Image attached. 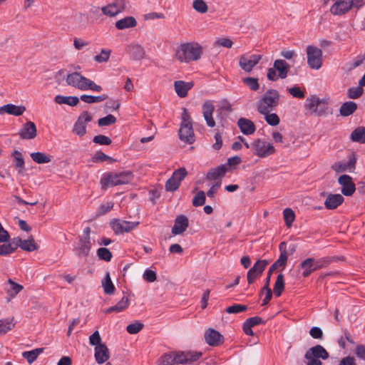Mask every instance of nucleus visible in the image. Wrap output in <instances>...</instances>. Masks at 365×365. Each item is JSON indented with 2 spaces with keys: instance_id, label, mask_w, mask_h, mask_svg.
<instances>
[{
  "instance_id": "obj_1",
  "label": "nucleus",
  "mask_w": 365,
  "mask_h": 365,
  "mask_svg": "<svg viewBox=\"0 0 365 365\" xmlns=\"http://www.w3.org/2000/svg\"><path fill=\"white\" fill-rule=\"evenodd\" d=\"M202 53V46L195 42L180 44L176 50V58L180 62L188 63L200 58Z\"/></svg>"
},
{
  "instance_id": "obj_2",
  "label": "nucleus",
  "mask_w": 365,
  "mask_h": 365,
  "mask_svg": "<svg viewBox=\"0 0 365 365\" xmlns=\"http://www.w3.org/2000/svg\"><path fill=\"white\" fill-rule=\"evenodd\" d=\"M133 174L130 170L123 172H109L103 175L101 178L102 189L120 185L130 183L133 180Z\"/></svg>"
},
{
  "instance_id": "obj_3",
  "label": "nucleus",
  "mask_w": 365,
  "mask_h": 365,
  "mask_svg": "<svg viewBox=\"0 0 365 365\" xmlns=\"http://www.w3.org/2000/svg\"><path fill=\"white\" fill-rule=\"evenodd\" d=\"M279 101V93L275 89L267 90L257 103V109L259 113H267L273 110Z\"/></svg>"
},
{
  "instance_id": "obj_4",
  "label": "nucleus",
  "mask_w": 365,
  "mask_h": 365,
  "mask_svg": "<svg viewBox=\"0 0 365 365\" xmlns=\"http://www.w3.org/2000/svg\"><path fill=\"white\" fill-rule=\"evenodd\" d=\"M181 119L182 121L178 132L179 138L180 140L185 143L192 144L195 140L192 121L186 108H183Z\"/></svg>"
},
{
  "instance_id": "obj_5",
  "label": "nucleus",
  "mask_w": 365,
  "mask_h": 365,
  "mask_svg": "<svg viewBox=\"0 0 365 365\" xmlns=\"http://www.w3.org/2000/svg\"><path fill=\"white\" fill-rule=\"evenodd\" d=\"M364 5V0H337L331 7L330 11L335 16H341L351 9H360Z\"/></svg>"
},
{
  "instance_id": "obj_6",
  "label": "nucleus",
  "mask_w": 365,
  "mask_h": 365,
  "mask_svg": "<svg viewBox=\"0 0 365 365\" xmlns=\"http://www.w3.org/2000/svg\"><path fill=\"white\" fill-rule=\"evenodd\" d=\"M306 110L309 111L310 115L324 116L329 113V107L322 99L317 96L308 98L305 103Z\"/></svg>"
},
{
  "instance_id": "obj_7",
  "label": "nucleus",
  "mask_w": 365,
  "mask_h": 365,
  "mask_svg": "<svg viewBox=\"0 0 365 365\" xmlns=\"http://www.w3.org/2000/svg\"><path fill=\"white\" fill-rule=\"evenodd\" d=\"M307 63L309 66L318 70L322 65V51L314 46L307 47Z\"/></svg>"
},
{
  "instance_id": "obj_8",
  "label": "nucleus",
  "mask_w": 365,
  "mask_h": 365,
  "mask_svg": "<svg viewBox=\"0 0 365 365\" xmlns=\"http://www.w3.org/2000/svg\"><path fill=\"white\" fill-rule=\"evenodd\" d=\"M252 148L254 154L259 158H266L275 153V148L271 143L261 139L255 140Z\"/></svg>"
},
{
  "instance_id": "obj_9",
  "label": "nucleus",
  "mask_w": 365,
  "mask_h": 365,
  "mask_svg": "<svg viewBox=\"0 0 365 365\" xmlns=\"http://www.w3.org/2000/svg\"><path fill=\"white\" fill-rule=\"evenodd\" d=\"M201 356V352L179 351L175 354L173 362L176 364H191Z\"/></svg>"
},
{
  "instance_id": "obj_10",
  "label": "nucleus",
  "mask_w": 365,
  "mask_h": 365,
  "mask_svg": "<svg viewBox=\"0 0 365 365\" xmlns=\"http://www.w3.org/2000/svg\"><path fill=\"white\" fill-rule=\"evenodd\" d=\"M262 58L259 54H243L240 57L239 66L245 72L250 73Z\"/></svg>"
},
{
  "instance_id": "obj_11",
  "label": "nucleus",
  "mask_w": 365,
  "mask_h": 365,
  "mask_svg": "<svg viewBox=\"0 0 365 365\" xmlns=\"http://www.w3.org/2000/svg\"><path fill=\"white\" fill-rule=\"evenodd\" d=\"M128 1L126 0H113V1L101 8L103 14L106 16H115L123 12L127 7Z\"/></svg>"
},
{
  "instance_id": "obj_12",
  "label": "nucleus",
  "mask_w": 365,
  "mask_h": 365,
  "mask_svg": "<svg viewBox=\"0 0 365 365\" xmlns=\"http://www.w3.org/2000/svg\"><path fill=\"white\" fill-rule=\"evenodd\" d=\"M139 225V222H129L114 219L110 222V227L116 235L129 232Z\"/></svg>"
},
{
  "instance_id": "obj_13",
  "label": "nucleus",
  "mask_w": 365,
  "mask_h": 365,
  "mask_svg": "<svg viewBox=\"0 0 365 365\" xmlns=\"http://www.w3.org/2000/svg\"><path fill=\"white\" fill-rule=\"evenodd\" d=\"M91 120L92 116L88 111L82 112L73 125V132L79 136H83L86 133V125Z\"/></svg>"
},
{
  "instance_id": "obj_14",
  "label": "nucleus",
  "mask_w": 365,
  "mask_h": 365,
  "mask_svg": "<svg viewBox=\"0 0 365 365\" xmlns=\"http://www.w3.org/2000/svg\"><path fill=\"white\" fill-rule=\"evenodd\" d=\"M338 182L341 185V193L345 196H351L356 190L352 178L348 175H342L338 178Z\"/></svg>"
},
{
  "instance_id": "obj_15",
  "label": "nucleus",
  "mask_w": 365,
  "mask_h": 365,
  "mask_svg": "<svg viewBox=\"0 0 365 365\" xmlns=\"http://www.w3.org/2000/svg\"><path fill=\"white\" fill-rule=\"evenodd\" d=\"M204 336L206 343L211 346H217L224 342V336L214 329H208Z\"/></svg>"
},
{
  "instance_id": "obj_16",
  "label": "nucleus",
  "mask_w": 365,
  "mask_h": 365,
  "mask_svg": "<svg viewBox=\"0 0 365 365\" xmlns=\"http://www.w3.org/2000/svg\"><path fill=\"white\" fill-rule=\"evenodd\" d=\"M329 357L327 351L322 345H316L310 348L304 354L306 359H322L326 360Z\"/></svg>"
},
{
  "instance_id": "obj_17",
  "label": "nucleus",
  "mask_w": 365,
  "mask_h": 365,
  "mask_svg": "<svg viewBox=\"0 0 365 365\" xmlns=\"http://www.w3.org/2000/svg\"><path fill=\"white\" fill-rule=\"evenodd\" d=\"M87 78L83 76L78 72H73L67 75L66 81V83L72 87L83 91L85 83H86Z\"/></svg>"
},
{
  "instance_id": "obj_18",
  "label": "nucleus",
  "mask_w": 365,
  "mask_h": 365,
  "mask_svg": "<svg viewBox=\"0 0 365 365\" xmlns=\"http://www.w3.org/2000/svg\"><path fill=\"white\" fill-rule=\"evenodd\" d=\"M91 250V239H78L77 245L74 247V252L78 257H87Z\"/></svg>"
},
{
  "instance_id": "obj_19",
  "label": "nucleus",
  "mask_w": 365,
  "mask_h": 365,
  "mask_svg": "<svg viewBox=\"0 0 365 365\" xmlns=\"http://www.w3.org/2000/svg\"><path fill=\"white\" fill-rule=\"evenodd\" d=\"M202 114L206 121V124L210 128L215 126V121L212 117V114L215 110V106L211 101H206L204 102L202 106Z\"/></svg>"
},
{
  "instance_id": "obj_20",
  "label": "nucleus",
  "mask_w": 365,
  "mask_h": 365,
  "mask_svg": "<svg viewBox=\"0 0 365 365\" xmlns=\"http://www.w3.org/2000/svg\"><path fill=\"white\" fill-rule=\"evenodd\" d=\"M189 226L188 218L184 215L176 217L174 225L172 228V234L174 235L182 234Z\"/></svg>"
},
{
  "instance_id": "obj_21",
  "label": "nucleus",
  "mask_w": 365,
  "mask_h": 365,
  "mask_svg": "<svg viewBox=\"0 0 365 365\" xmlns=\"http://www.w3.org/2000/svg\"><path fill=\"white\" fill-rule=\"evenodd\" d=\"M37 133L36 127L34 123L29 121L23 125V127L19 132L21 139L31 140L36 138Z\"/></svg>"
},
{
  "instance_id": "obj_22",
  "label": "nucleus",
  "mask_w": 365,
  "mask_h": 365,
  "mask_svg": "<svg viewBox=\"0 0 365 365\" xmlns=\"http://www.w3.org/2000/svg\"><path fill=\"white\" fill-rule=\"evenodd\" d=\"M16 249L20 247L21 250L27 252L36 250L38 246L36 243L33 237H30L28 240H21L20 237H14Z\"/></svg>"
},
{
  "instance_id": "obj_23",
  "label": "nucleus",
  "mask_w": 365,
  "mask_h": 365,
  "mask_svg": "<svg viewBox=\"0 0 365 365\" xmlns=\"http://www.w3.org/2000/svg\"><path fill=\"white\" fill-rule=\"evenodd\" d=\"M237 126L240 131L246 135L253 134L256 130L255 123L250 119L245 118H240L237 120Z\"/></svg>"
},
{
  "instance_id": "obj_24",
  "label": "nucleus",
  "mask_w": 365,
  "mask_h": 365,
  "mask_svg": "<svg viewBox=\"0 0 365 365\" xmlns=\"http://www.w3.org/2000/svg\"><path fill=\"white\" fill-rule=\"evenodd\" d=\"M193 82H185L184 81H176L174 82V88L180 98H185L187 96L188 91L193 87Z\"/></svg>"
},
{
  "instance_id": "obj_25",
  "label": "nucleus",
  "mask_w": 365,
  "mask_h": 365,
  "mask_svg": "<svg viewBox=\"0 0 365 365\" xmlns=\"http://www.w3.org/2000/svg\"><path fill=\"white\" fill-rule=\"evenodd\" d=\"M228 170L227 165H220L211 168L206 175V179L209 180H216L218 178H222Z\"/></svg>"
},
{
  "instance_id": "obj_26",
  "label": "nucleus",
  "mask_w": 365,
  "mask_h": 365,
  "mask_svg": "<svg viewBox=\"0 0 365 365\" xmlns=\"http://www.w3.org/2000/svg\"><path fill=\"white\" fill-rule=\"evenodd\" d=\"M94 357L98 364H102L110 358L109 350L106 344H101L95 347Z\"/></svg>"
},
{
  "instance_id": "obj_27",
  "label": "nucleus",
  "mask_w": 365,
  "mask_h": 365,
  "mask_svg": "<svg viewBox=\"0 0 365 365\" xmlns=\"http://www.w3.org/2000/svg\"><path fill=\"white\" fill-rule=\"evenodd\" d=\"M25 110L26 108L24 106H16L9 103L0 107V115L6 113L9 115L20 116L24 113Z\"/></svg>"
},
{
  "instance_id": "obj_28",
  "label": "nucleus",
  "mask_w": 365,
  "mask_h": 365,
  "mask_svg": "<svg viewBox=\"0 0 365 365\" xmlns=\"http://www.w3.org/2000/svg\"><path fill=\"white\" fill-rule=\"evenodd\" d=\"M344 200V197L340 194H329L324 202V205L329 210H334L342 204Z\"/></svg>"
},
{
  "instance_id": "obj_29",
  "label": "nucleus",
  "mask_w": 365,
  "mask_h": 365,
  "mask_svg": "<svg viewBox=\"0 0 365 365\" xmlns=\"http://www.w3.org/2000/svg\"><path fill=\"white\" fill-rule=\"evenodd\" d=\"M128 52L131 59L140 61L144 58L145 55V49L138 44L130 45L128 47Z\"/></svg>"
},
{
  "instance_id": "obj_30",
  "label": "nucleus",
  "mask_w": 365,
  "mask_h": 365,
  "mask_svg": "<svg viewBox=\"0 0 365 365\" xmlns=\"http://www.w3.org/2000/svg\"><path fill=\"white\" fill-rule=\"evenodd\" d=\"M273 66L278 71L280 78L283 79L287 76L290 66L284 60H275Z\"/></svg>"
},
{
  "instance_id": "obj_31",
  "label": "nucleus",
  "mask_w": 365,
  "mask_h": 365,
  "mask_svg": "<svg viewBox=\"0 0 365 365\" xmlns=\"http://www.w3.org/2000/svg\"><path fill=\"white\" fill-rule=\"evenodd\" d=\"M357 110V104L354 101H346L341 106L339 113L343 117L352 115Z\"/></svg>"
},
{
  "instance_id": "obj_32",
  "label": "nucleus",
  "mask_w": 365,
  "mask_h": 365,
  "mask_svg": "<svg viewBox=\"0 0 365 365\" xmlns=\"http://www.w3.org/2000/svg\"><path fill=\"white\" fill-rule=\"evenodd\" d=\"M137 25L135 19L133 16H126L115 22V27L119 30L133 28Z\"/></svg>"
},
{
  "instance_id": "obj_33",
  "label": "nucleus",
  "mask_w": 365,
  "mask_h": 365,
  "mask_svg": "<svg viewBox=\"0 0 365 365\" xmlns=\"http://www.w3.org/2000/svg\"><path fill=\"white\" fill-rule=\"evenodd\" d=\"M355 160H349L348 162H336L331 165V169L336 173L345 172L348 169L354 168Z\"/></svg>"
},
{
  "instance_id": "obj_34",
  "label": "nucleus",
  "mask_w": 365,
  "mask_h": 365,
  "mask_svg": "<svg viewBox=\"0 0 365 365\" xmlns=\"http://www.w3.org/2000/svg\"><path fill=\"white\" fill-rule=\"evenodd\" d=\"M279 249L280 251V255L275 262L279 267H282V269H284L287 261V251L286 242H280L279 245Z\"/></svg>"
},
{
  "instance_id": "obj_35",
  "label": "nucleus",
  "mask_w": 365,
  "mask_h": 365,
  "mask_svg": "<svg viewBox=\"0 0 365 365\" xmlns=\"http://www.w3.org/2000/svg\"><path fill=\"white\" fill-rule=\"evenodd\" d=\"M300 267L303 269L302 276L309 277L312 272H314V258L309 257L302 261Z\"/></svg>"
},
{
  "instance_id": "obj_36",
  "label": "nucleus",
  "mask_w": 365,
  "mask_h": 365,
  "mask_svg": "<svg viewBox=\"0 0 365 365\" xmlns=\"http://www.w3.org/2000/svg\"><path fill=\"white\" fill-rule=\"evenodd\" d=\"M55 102L58 104H66L71 106H76L79 102L77 96H63L58 95L55 97Z\"/></svg>"
},
{
  "instance_id": "obj_37",
  "label": "nucleus",
  "mask_w": 365,
  "mask_h": 365,
  "mask_svg": "<svg viewBox=\"0 0 365 365\" xmlns=\"http://www.w3.org/2000/svg\"><path fill=\"white\" fill-rule=\"evenodd\" d=\"M6 244L0 245V255L6 256L16 251L14 237L9 240Z\"/></svg>"
},
{
  "instance_id": "obj_38",
  "label": "nucleus",
  "mask_w": 365,
  "mask_h": 365,
  "mask_svg": "<svg viewBox=\"0 0 365 365\" xmlns=\"http://www.w3.org/2000/svg\"><path fill=\"white\" fill-rule=\"evenodd\" d=\"M351 140L353 142L365 143V128L358 127L354 130L351 134Z\"/></svg>"
},
{
  "instance_id": "obj_39",
  "label": "nucleus",
  "mask_w": 365,
  "mask_h": 365,
  "mask_svg": "<svg viewBox=\"0 0 365 365\" xmlns=\"http://www.w3.org/2000/svg\"><path fill=\"white\" fill-rule=\"evenodd\" d=\"M31 158L35 163L38 164L50 163L52 159V156L41 152H35L31 153Z\"/></svg>"
},
{
  "instance_id": "obj_40",
  "label": "nucleus",
  "mask_w": 365,
  "mask_h": 365,
  "mask_svg": "<svg viewBox=\"0 0 365 365\" xmlns=\"http://www.w3.org/2000/svg\"><path fill=\"white\" fill-rule=\"evenodd\" d=\"M284 289V278L283 274H278L274 286L273 288L274 294L276 297H279L281 296L282 292Z\"/></svg>"
},
{
  "instance_id": "obj_41",
  "label": "nucleus",
  "mask_w": 365,
  "mask_h": 365,
  "mask_svg": "<svg viewBox=\"0 0 365 365\" xmlns=\"http://www.w3.org/2000/svg\"><path fill=\"white\" fill-rule=\"evenodd\" d=\"M104 292L107 294H113L115 290L109 272H106L104 279L102 282Z\"/></svg>"
},
{
  "instance_id": "obj_42",
  "label": "nucleus",
  "mask_w": 365,
  "mask_h": 365,
  "mask_svg": "<svg viewBox=\"0 0 365 365\" xmlns=\"http://www.w3.org/2000/svg\"><path fill=\"white\" fill-rule=\"evenodd\" d=\"M108 98V95L103 94L98 96H93L90 95H81L80 99L86 103H94L102 102Z\"/></svg>"
},
{
  "instance_id": "obj_43",
  "label": "nucleus",
  "mask_w": 365,
  "mask_h": 365,
  "mask_svg": "<svg viewBox=\"0 0 365 365\" xmlns=\"http://www.w3.org/2000/svg\"><path fill=\"white\" fill-rule=\"evenodd\" d=\"M12 155L15 161V167L18 168L19 173H21L25 169L24 160L21 152L14 150Z\"/></svg>"
},
{
  "instance_id": "obj_44",
  "label": "nucleus",
  "mask_w": 365,
  "mask_h": 365,
  "mask_svg": "<svg viewBox=\"0 0 365 365\" xmlns=\"http://www.w3.org/2000/svg\"><path fill=\"white\" fill-rule=\"evenodd\" d=\"M43 351V348L36 349L29 351H24L22 353V356L26 359L29 364L33 363Z\"/></svg>"
},
{
  "instance_id": "obj_45",
  "label": "nucleus",
  "mask_w": 365,
  "mask_h": 365,
  "mask_svg": "<svg viewBox=\"0 0 365 365\" xmlns=\"http://www.w3.org/2000/svg\"><path fill=\"white\" fill-rule=\"evenodd\" d=\"M91 160L94 163H98L106 160H108L110 163L115 161V159L106 155L101 150L96 152V153L93 155Z\"/></svg>"
},
{
  "instance_id": "obj_46",
  "label": "nucleus",
  "mask_w": 365,
  "mask_h": 365,
  "mask_svg": "<svg viewBox=\"0 0 365 365\" xmlns=\"http://www.w3.org/2000/svg\"><path fill=\"white\" fill-rule=\"evenodd\" d=\"M332 261V258L330 257H324L318 259L314 258V271L327 267Z\"/></svg>"
},
{
  "instance_id": "obj_47",
  "label": "nucleus",
  "mask_w": 365,
  "mask_h": 365,
  "mask_svg": "<svg viewBox=\"0 0 365 365\" xmlns=\"http://www.w3.org/2000/svg\"><path fill=\"white\" fill-rule=\"evenodd\" d=\"M13 319L0 320V336L6 334L14 327Z\"/></svg>"
},
{
  "instance_id": "obj_48",
  "label": "nucleus",
  "mask_w": 365,
  "mask_h": 365,
  "mask_svg": "<svg viewBox=\"0 0 365 365\" xmlns=\"http://www.w3.org/2000/svg\"><path fill=\"white\" fill-rule=\"evenodd\" d=\"M206 195L204 191H198L192 200L194 207L202 206L205 203Z\"/></svg>"
},
{
  "instance_id": "obj_49",
  "label": "nucleus",
  "mask_w": 365,
  "mask_h": 365,
  "mask_svg": "<svg viewBox=\"0 0 365 365\" xmlns=\"http://www.w3.org/2000/svg\"><path fill=\"white\" fill-rule=\"evenodd\" d=\"M248 309L247 305L240 304H234L232 306L227 307L225 309V312L227 314H238L241 312H244Z\"/></svg>"
},
{
  "instance_id": "obj_50",
  "label": "nucleus",
  "mask_w": 365,
  "mask_h": 365,
  "mask_svg": "<svg viewBox=\"0 0 365 365\" xmlns=\"http://www.w3.org/2000/svg\"><path fill=\"white\" fill-rule=\"evenodd\" d=\"M242 82L245 84L251 91H256L259 88L258 79L252 77H247L242 79Z\"/></svg>"
},
{
  "instance_id": "obj_51",
  "label": "nucleus",
  "mask_w": 365,
  "mask_h": 365,
  "mask_svg": "<svg viewBox=\"0 0 365 365\" xmlns=\"http://www.w3.org/2000/svg\"><path fill=\"white\" fill-rule=\"evenodd\" d=\"M110 53L111 50L103 48L101 49L100 54L95 56L93 59L98 63H105L109 60Z\"/></svg>"
},
{
  "instance_id": "obj_52",
  "label": "nucleus",
  "mask_w": 365,
  "mask_h": 365,
  "mask_svg": "<svg viewBox=\"0 0 365 365\" xmlns=\"http://www.w3.org/2000/svg\"><path fill=\"white\" fill-rule=\"evenodd\" d=\"M97 255L100 259L106 262H110L112 259L111 252L106 247H101L97 250Z\"/></svg>"
},
{
  "instance_id": "obj_53",
  "label": "nucleus",
  "mask_w": 365,
  "mask_h": 365,
  "mask_svg": "<svg viewBox=\"0 0 365 365\" xmlns=\"http://www.w3.org/2000/svg\"><path fill=\"white\" fill-rule=\"evenodd\" d=\"M361 87L359 85L357 87L349 88L347 91L348 97L351 99H357L361 97L364 92Z\"/></svg>"
},
{
  "instance_id": "obj_54",
  "label": "nucleus",
  "mask_w": 365,
  "mask_h": 365,
  "mask_svg": "<svg viewBox=\"0 0 365 365\" xmlns=\"http://www.w3.org/2000/svg\"><path fill=\"white\" fill-rule=\"evenodd\" d=\"M283 216L286 225L288 227H291L295 218L294 211L290 208H286L283 211Z\"/></svg>"
},
{
  "instance_id": "obj_55",
  "label": "nucleus",
  "mask_w": 365,
  "mask_h": 365,
  "mask_svg": "<svg viewBox=\"0 0 365 365\" xmlns=\"http://www.w3.org/2000/svg\"><path fill=\"white\" fill-rule=\"evenodd\" d=\"M193 9L200 14H205L207 11L208 7L204 0H194L192 3Z\"/></svg>"
},
{
  "instance_id": "obj_56",
  "label": "nucleus",
  "mask_w": 365,
  "mask_h": 365,
  "mask_svg": "<svg viewBox=\"0 0 365 365\" xmlns=\"http://www.w3.org/2000/svg\"><path fill=\"white\" fill-rule=\"evenodd\" d=\"M262 114L265 115L264 119L269 125L275 126L277 125L280 122V119L276 113H267Z\"/></svg>"
},
{
  "instance_id": "obj_57",
  "label": "nucleus",
  "mask_w": 365,
  "mask_h": 365,
  "mask_svg": "<svg viewBox=\"0 0 365 365\" xmlns=\"http://www.w3.org/2000/svg\"><path fill=\"white\" fill-rule=\"evenodd\" d=\"M268 262L266 260H257L254 266L250 269V271L256 272L257 274L260 275L263 273L265 269Z\"/></svg>"
},
{
  "instance_id": "obj_58",
  "label": "nucleus",
  "mask_w": 365,
  "mask_h": 365,
  "mask_svg": "<svg viewBox=\"0 0 365 365\" xmlns=\"http://www.w3.org/2000/svg\"><path fill=\"white\" fill-rule=\"evenodd\" d=\"M289 93L292 95L294 98H297L299 99L304 98L305 96V91L302 90L299 86H294L292 88L287 89Z\"/></svg>"
},
{
  "instance_id": "obj_59",
  "label": "nucleus",
  "mask_w": 365,
  "mask_h": 365,
  "mask_svg": "<svg viewBox=\"0 0 365 365\" xmlns=\"http://www.w3.org/2000/svg\"><path fill=\"white\" fill-rule=\"evenodd\" d=\"M116 122V118L111 115H107L106 116L100 118L98 120V124L99 126H108L112 124H114Z\"/></svg>"
},
{
  "instance_id": "obj_60",
  "label": "nucleus",
  "mask_w": 365,
  "mask_h": 365,
  "mask_svg": "<svg viewBox=\"0 0 365 365\" xmlns=\"http://www.w3.org/2000/svg\"><path fill=\"white\" fill-rule=\"evenodd\" d=\"M93 142L101 145H109L111 144V139L103 135H98L93 137Z\"/></svg>"
},
{
  "instance_id": "obj_61",
  "label": "nucleus",
  "mask_w": 365,
  "mask_h": 365,
  "mask_svg": "<svg viewBox=\"0 0 365 365\" xmlns=\"http://www.w3.org/2000/svg\"><path fill=\"white\" fill-rule=\"evenodd\" d=\"M143 327V324L139 322H136L135 323L128 324L126 327V331L130 334H135L140 331Z\"/></svg>"
},
{
  "instance_id": "obj_62",
  "label": "nucleus",
  "mask_w": 365,
  "mask_h": 365,
  "mask_svg": "<svg viewBox=\"0 0 365 365\" xmlns=\"http://www.w3.org/2000/svg\"><path fill=\"white\" fill-rule=\"evenodd\" d=\"M180 185V184L176 181L175 179L171 177L166 181L165 187L167 191L174 192L178 189Z\"/></svg>"
},
{
  "instance_id": "obj_63",
  "label": "nucleus",
  "mask_w": 365,
  "mask_h": 365,
  "mask_svg": "<svg viewBox=\"0 0 365 365\" xmlns=\"http://www.w3.org/2000/svg\"><path fill=\"white\" fill-rule=\"evenodd\" d=\"M187 173L185 168H180L178 170H175L172 177L176 180L180 184L181 181L186 177Z\"/></svg>"
},
{
  "instance_id": "obj_64",
  "label": "nucleus",
  "mask_w": 365,
  "mask_h": 365,
  "mask_svg": "<svg viewBox=\"0 0 365 365\" xmlns=\"http://www.w3.org/2000/svg\"><path fill=\"white\" fill-rule=\"evenodd\" d=\"M113 205L114 204L113 202H108L105 204L101 205L97 210V215H103L106 214L113 209Z\"/></svg>"
}]
</instances>
